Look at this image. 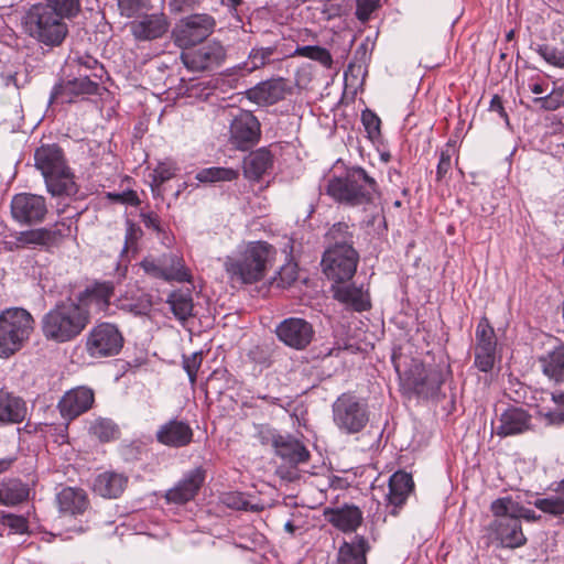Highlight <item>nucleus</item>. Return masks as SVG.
Instances as JSON below:
<instances>
[{
    "label": "nucleus",
    "instance_id": "nucleus-1",
    "mask_svg": "<svg viewBox=\"0 0 564 564\" xmlns=\"http://www.w3.org/2000/svg\"><path fill=\"white\" fill-rule=\"evenodd\" d=\"M275 253L265 241H250L224 259V269L231 281L253 284L265 276Z\"/></svg>",
    "mask_w": 564,
    "mask_h": 564
},
{
    "label": "nucleus",
    "instance_id": "nucleus-2",
    "mask_svg": "<svg viewBox=\"0 0 564 564\" xmlns=\"http://www.w3.org/2000/svg\"><path fill=\"white\" fill-rule=\"evenodd\" d=\"M326 194L339 204L356 207L372 204L379 196V186L366 170L352 166L327 181Z\"/></svg>",
    "mask_w": 564,
    "mask_h": 564
},
{
    "label": "nucleus",
    "instance_id": "nucleus-3",
    "mask_svg": "<svg viewBox=\"0 0 564 564\" xmlns=\"http://www.w3.org/2000/svg\"><path fill=\"white\" fill-rule=\"evenodd\" d=\"M89 324V311L75 301H65L51 308L41 321L43 336L58 344L75 339Z\"/></svg>",
    "mask_w": 564,
    "mask_h": 564
},
{
    "label": "nucleus",
    "instance_id": "nucleus-4",
    "mask_svg": "<svg viewBox=\"0 0 564 564\" xmlns=\"http://www.w3.org/2000/svg\"><path fill=\"white\" fill-rule=\"evenodd\" d=\"M35 167L41 171L47 191L53 196L74 195L77 186L74 174L66 164L63 150L56 144L37 148L34 153Z\"/></svg>",
    "mask_w": 564,
    "mask_h": 564
},
{
    "label": "nucleus",
    "instance_id": "nucleus-5",
    "mask_svg": "<svg viewBox=\"0 0 564 564\" xmlns=\"http://www.w3.org/2000/svg\"><path fill=\"white\" fill-rule=\"evenodd\" d=\"M21 24L29 37L50 48L61 46L69 32L67 23L42 3L30 7L22 17Z\"/></svg>",
    "mask_w": 564,
    "mask_h": 564
},
{
    "label": "nucleus",
    "instance_id": "nucleus-6",
    "mask_svg": "<svg viewBox=\"0 0 564 564\" xmlns=\"http://www.w3.org/2000/svg\"><path fill=\"white\" fill-rule=\"evenodd\" d=\"M34 330V318L22 307H10L0 313V358H9L29 341Z\"/></svg>",
    "mask_w": 564,
    "mask_h": 564
},
{
    "label": "nucleus",
    "instance_id": "nucleus-7",
    "mask_svg": "<svg viewBox=\"0 0 564 564\" xmlns=\"http://www.w3.org/2000/svg\"><path fill=\"white\" fill-rule=\"evenodd\" d=\"M333 423L344 435L362 432L369 423L370 413L366 400L352 392H344L332 404Z\"/></svg>",
    "mask_w": 564,
    "mask_h": 564
},
{
    "label": "nucleus",
    "instance_id": "nucleus-8",
    "mask_svg": "<svg viewBox=\"0 0 564 564\" xmlns=\"http://www.w3.org/2000/svg\"><path fill=\"white\" fill-rule=\"evenodd\" d=\"M500 498L494 500L490 505V511L494 520L487 525L488 544L501 549H518L527 543V538L522 530V524L509 511L506 512Z\"/></svg>",
    "mask_w": 564,
    "mask_h": 564
},
{
    "label": "nucleus",
    "instance_id": "nucleus-9",
    "mask_svg": "<svg viewBox=\"0 0 564 564\" xmlns=\"http://www.w3.org/2000/svg\"><path fill=\"white\" fill-rule=\"evenodd\" d=\"M123 343V335L119 328L115 324L102 322L89 330L85 348L93 358H107L118 355Z\"/></svg>",
    "mask_w": 564,
    "mask_h": 564
},
{
    "label": "nucleus",
    "instance_id": "nucleus-10",
    "mask_svg": "<svg viewBox=\"0 0 564 564\" xmlns=\"http://www.w3.org/2000/svg\"><path fill=\"white\" fill-rule=\"evenodd\" d=\"M216 25L215 19L206 13L184 17L172 31L173 42L177 47L187 48L207 39Z\"/></svg>",
    "mask_w": 564,
    "mask_h": 564
},
{
    "label": "nucleus",
    "instance_id": "nucleus-11",
    "mask_svg": "<svg viewBox=\"0 0 564 564\" xmlns=\"http://www.w3.org/2000/svg\"><path fill=\"white\" fill-rule=\"evenodd\" d=\"M359 254L355 248L326 249L322 258L325 275L335 284L349 281L356 273Z\"/></svg>",
    "mask_w": 564,
    "mask_h": 564
},
{
    "label": "nucleus",
    "instance_id": "nucleus-12",
    "mask_svg": "<svg viewBox=\"0 0 564 564\" xmlns=\"http://www.w3.org/2000/svg\"><path fill=\"white\" fill-rule=\"evenodd\" d=\"M261 138V124L251 111H240L230 123V143L239 151L253 148Z\"/></svg>",
    "mask_w": 564,
    "mask_h": 564
},
{
    "label": "nucleus",
    "instance_id": "nucleus-13",
    "mask_svg": "<svg viewBox=\"0 0 564 564\" xmlns=\"http://www.w3.org/2000/svg\"><path fill=\"white\" fill-rule=\"evenodd\" d=\"M46 214V200L41 195L20 193L11 200V215L21 225L31 226L42 223Z\"/></svg>",
    "mask_w": 564,
    "mask_h": 564
},
{
    "label": "nucleus",
    "instance_id": "nucleus-14",
    "mask_svg": "<svg viewBox=\"0 0 564 564\" xmlns=\"http://www.w3.org/2000/svg\"><path fill=\"white\" fill-rule=\"evenodd\" d=\"M99 84L91 79L88 74L79 73L78 77L67 80H59L54 85L50 102L70 104L77 98L90 95H97Z\"/></svg>",
    "mask_w": 564,
    "mask_h": 564
},
{
    "label": "nucleus",
    "instance_id": "nucleus-15",
    "mask_svg": "<svg viewBox=\"0 0 564 564\" xmlns=\"http://www.w3.org/2000/svg\"><path fill=\"white\" fill-rule=\"evenodd\" d=\"M275 334L285 346L302 350L311 344L315 332L313 325L306 319L289 317L276 326Z\"/></svg>",
    "mask_w": 564,
    "mask_h": 564
},
{
    "label": "nucleus",
    "instance_id": "nucleus-16",
    "mask_svg": "<svg viewBox=\"0 0 564 564\" xmlns=\"http://www.w3.org/2000/svg\"><path fill=\"white\" fill-rule=\"evenodd\" d=\"M226 57V50L219 42H209L200 47L181 54L185 67L193 72H203L219 67Z\"/></svg>",
    "mask_w": 564,
    "mask_h": 564
},
{
    "label": "nucleus",
    "instance_id": "nucleus-17",
    "mask_svg": "<svg viewBox=\"0 0 564 564\" xmlns=\"http://www.w3.org/2000/svg\"><path fill=\"white\" fill-rule=\"evenodd\" d=\"M170 28V21L164 13H144L131 21L129 29L139 42H150L163 37Z\"/></svg>",
    "mask_w": 564,
    "mask_h": 564
},
{
    "label": "nucleus",
    "instance_id": "nucleus-18",
    "mask_svg": "<svg viewBox=\"0 0 564 564\" xmlns=\"http://www.w3.org/2000/svg\"><path fill=\"white\" fill-rule=\"evenodd\" d=\"M193 437L194 431L189 423L176 417L161 424L155 432L158 443L171 448L186 447L193 442Z\"/></svg>",
    "mask_w": 564,
    "mask_h": 564
},
{
    "label": "nucleus",
    "instance_id": "nucleus-19",
    "mask_svg": "<svg viewBox=\"0 0 564 564\" xmlns=\"http://www.w3.org/2000/svg\"><path fill=\"white\" fill-rule=\"evenodd\" d=\"M206 470L199 466L187 471L184 477L170 490L165 498L169 502L183 505L194 499L204 484Z\"/></svg>",
    "mask_w": 564,
    "mask_h": 564
},
{
    "label": "nucleus",
    "instance_id": "nucleus-20",
    "mask_svg": "<svg viewBox=\"0 0 564 564\" xmlns=\"http://www.w3.org/2000/svg\"><path fill=\"white\" fill-rule=\"evenodd\" d=\"M94 400L91 389L78 387L67 391L59 400L57 406L62 417L72 421L87 412L91 408Z\"/></svg>",
    "mask_w": 564,
    "mask_h": 564
},
{
    "label": "nucleus",
    "instance_id": "nucleus-21",
    "mask_svg": "<svg viewBox=\"0 0 564 564\" xmlns=\"http://www.w3.org/2000/svg\"><path fill=\"white\" fill-rule=\"evenodd\" d=\"M291 93L288 80L279 77L259 83L247 91L248 98L258 105H274Z\"/></svg>",
    "mask_w": 564,
    "mask_h": 564
},
{
    "label": "nucleus",
    "instance_id": "nucleus-22",
    "mask_svg": "<svg viewBox=\"0 0 564 564\" xmlns=\"http://www.w3.org/2000/svg\"><path fill=\"white\" fill-rule=\"evenodd\" d=\"M531 415L522 408L509 406L499 417L495 432L500 437L525 433L531 429Z\"/></svg>",
    "mask_w": 564,
    "mask_h": 564
},
{
    "label": "nucleus",
    "instance_id": "nucleus-23",
    "mask_svg": "<svg viewBox=\"0 0 564 564\" xmlns=\"http://www.w3.org/2000/svg\"><path fill=\"white\" fill-rule=\"evenodd\" d=\"M112 295L113 284L111 282H98L79 293L75 304L88 310L90 316L93 312L106 311L109 307Z\"/></svg>",
    "mask_w": 564,
    "mask_h": 564
},
{
    "label": "nucleus",
    "instance_id": "nucleus-24",
    "mask_svg": "<svg viewBox=\"0 0 564 564\" xmlns=\"http://www.w3.org/2000/svg\"><path fill=\"white\" fill-rule=\"evenodd\" d=\"M128 482L129 478L126 474L106 470L95 477L93 490L102 498L117 499L124 492Z\"/></svg>",
    "mask_w": 564,
    "mask_h": 564
},
{
    "label": "nucleus",
    "instance_id": "nucleus-25",
    "mask_svg": "<svg viewBox=\"0 0 564 564\" xmlns=\"http://www.w3.org/2000/svg\"><path fill=\"white\" fill-rule=\"evenodd\" d=\"M278 457L290 466L307 463L310 452L305 445L292 434H282L273 448Z\"/></svg>",
    "mask_w": 564,
    "mask_h": 564
},
{
    "label": "nucleus",
    "instance_id": "nucleus-26",
    "mask_svg": "<svg viewBox=\"0 0 564 564\" xmlns=\"http://www.w3.org/2000/svg\"><path fill=\"white\" fill-rule=\"evenodd\" d=\"M413 488L414 481L411 474L399 470L390 477L387 500L388 505L393 507L391 514H398V509L405 503Z\"/></svg>",
    "mask_w": 564,
    "mask_h": 564
},
{
    "label": "nucleus",
    "instance_id": "nucleus-27",
    "mask_svg": "<svg viewBox=\"0 0 564 564\" xmlns=\"http://www.w3.org/2000/svg\"><path fill=\"white\" fill-rule=\"evenodd\" d=\"M273 166V154L263 147L251 151L242 161L243 176L249 181L259 182Z\"/></svg>",
    "mask_w": 564,
    "mask_h": 564
},
{
    "label": "nucleus",
    "instance_id": "nucleus-28",
    "mask_svg": "<svg viewBox=\"0 0 564 564\" xmlns=\"http://www.w3.org/2000/svg\"><path fill=\"white\" fill-rule=\"evenodd\" d=\"M28 413L25 401L12 392L0 390V425L19 424Z\"/></svg>",
    "mask_w": 564,
    "mask_h": 564
},
{
    "label": "nucleus",
    "instance_id": "nucleus-29",
    "mask_svg": "<svg viewBox=\"0 0 564 564\" xmlns=\"http://www.w3.org/2000/svg\"><path fill=\"white\" fill-rule=\"evenodd\" d=\"M327 521L336 529L347 533L355 532L362 522V512L356 506L345 505L325 511Z\"/></svg>",
    "mask_w": 564,
    "mask_h": 564
},
{
    "label": "nucleus",
    "instance_id": "nucleus-30",
    "mask_svg": "<svg viewBox=\"0 0 564 564\" xmlns=\"http://www.w3.org/2000/svg\"><path fill=\"white\" fill-rule=\"evenodd\" d=\"M445 375L444 369L438 366L424 370V375L413 381L414 392L426 399L437 397L445 382Z\"/></svg>",
    "mask_w": 564,
    "mask_h": 564
},
{
    "label": "nucleus",
    "instance_id": "nucleus-31",
    "mask_svg": "<svg viewBox=\"0 0 564 564\" xmlns=\"http://www.w3.org/2000/svg\"><path fill=\"white\" fill-rule=\"evenodd\" d=\"M332 290L334 292V299L356 312H362L370 307L369 297L367 293L362 291V288L340 283L333 285Z\"/></svg>",
    "mask_w": 564,
    "mask_h": 564
},
{
    "label": "nucleus",
    "instance_id": "nucleus-32",
    "mask_svg": "<svg viewBox=\"0 0 564 564\" xmlns=\"http://www.w3.org/2000/svg\"><path fill=\"white\" fill-rule=\"evenodd\" d=\"M162 280L165 282H191L192 274L186 268L182 256L175 252H167L160 256Z\"/></svg>",
    "mask_w": 564,
    "mask_h": 564
},
{
    "label": "nucleus",
    "instance_id": "nucleus-33",
    "mask_svg": "<svg viewBox=\"0 0 564 564\" xmlns=\"http://www.w3.org/2000/svg\"><path fill=\"white\" fill-rule=\"evenodd\" d=\"M370 550L367 539L355 535L351 542H344L338 550V564H367L366 554Z\"/></svg>",
    "mask_w": 564,
    "mask_h": 564
},
{
    "label": "nucleus",
    "instance_id": "nucleus-34",
    "mask_svg": "<svg viewBox=\"0 0 564 564\" xmlns=\"http://www.w3.org/2000/svg\"><path fill=\"white\" fill-rule=\"evenodd\" d=\"M542 372L554 382H564V345H558L538 358Z\"/></svg>",
    "mask_w": 564,
    "mask_h": 564
},
{
    "label": "nucleus",
    "instance_id": "nucleus-35",
    "mask_svg": "<svg viewBox=\"0 0 564 564\" xmlns=\"http://www.w3.org/2000/svg\"><path fill=\"white\" fill-rule=\"evenodd\" d=\"M59 510L69 514H82L88 507L87 495L83 489L67 487L57 495Z\"/></svg>",
    "mask_w": 564,
    "mask_h": 564
},
{
    "label": "nucleus",
    "instance_id": "nucleus-36",
    "mask_svg": "<svg viewBox=\"0 0 564 564\" xmlns=\"http://www.w3.org/2000/svg\"><path fill=\"white\" fill-rule=\"evenodd\" d=\"M355 226L345 221L334 224L325 234L326 249L354 248Z\"/></svg>",
    "mask_w": 564,
    "mask_h": 564
},
{
    "label": "nucleus",
    "instance_id": "nucleus-37",
    "mask_svg": "<svg viewBox=\"0 0 564 564\" xmlns=\"http://www.w3.org/2000/svg\"><path fill=\"white\" fill-rule=\"evenodd\" d=\"M29 486L19 479L0 482V505L17 506L29 498Z\"/></svg>",
    "mask_w": 564,
    "mask_h": 564
},
{
    "label": "nucleus",
    "instance_id": "nucleus-38",
    "mask_svg": "<svg viewBox=\"0 0 564 564\" xmlns=\"http://www.w3.org/2000/svg\"><path fill=\"white\" fill-rule=\"evenodd\" d=\"M166 303L173 315L180 321L185 322L193 315L194 303L189 290H175L167 296Z\"/></svg>",
    "mask_w": 564,
    "mask_h": 564
},
{
    "label": "nucleus",
    "instance_id": "nucleus-39",
    "mask_svg": "<svg viewBox=\"0 0 564 564\" xmlns=\"http://www.w3.org/2000/svg\"><path fill=\"white\" fill-rule=\"evenodd\" d=\"M239 172L231 167L213 166L200 170L196 180L200 183L231 182L237 180Z\"/></svg>",
    "mask_w": 564,
    "mask_h": 564
},
{
    "label": "nucleus",
    "instance_id": "nucleus-40",
    "mask_svg": "<svg viewBox=\"0 0 564 564\" xmlns=\"http://www.w3.org/2000/svg\"><path fill=\"white\" fill-rule=\"evenodd\" d=\"M41 3L48 11L57 13L62 21L74 18L80 10L79 0H45Z\"/></svg>",
    "mask_w": 564,
    "mask_h": 564
},
{
    "label": "nucleus",
    "instance_id": "nucleus-41",
    "mask_svg": "<svg viewBox=\"0 0 564 564\" xmlns=\"http://www.w3.org/2000/svg\"><path fill=\"white\" fill-rule=\"evenodd\" d=\"M89 433L106 443L118 438L119 429L111 420L97 419L90 424Z\"/></svg>",
    "mask_w": 564,
    "mask_h": 564
},
{
    "label": "nucleus",
    "instance_id": "nucleus-42",
    "mask_svg": "<svg viewBox=\"0 0 564 564\" xmlns=\"http://www.w3.org/2000/svg\"><path fill=\"white\" fill-rule=\"evenodd\" d=\"M502 502L499 506L505 508L506 512H510L517 520L521 522L522 519L534 522L540 519V516L531 509L523 507L520 501L513 499L511 496L500 497Z\"/></svg>",
    "mask_w": 564,
    "mask_h": 564
},
{
    "label": "nucleus",
    "instance_id": "nucleus-43",
    "mask_svg": "<svg viewBox=\"0 0 564 564\" xmlns=\"http://www.w3.org/2000/svg\"><path fill=\"white\" fill-rule=\"evenodd\" d=\"M294 55L316 61L327 68H329L333 64V57L329 51L317 45L297 46Z\"/></svg>",
    "mask_w": 564,
    "mask_h": 564
},
{
    "label": "nucleus",
    "instance_id": "nucleus-44",
    "mask_svg": "<svg viewBox=\"0 0 564 564\" xmlns=\"http://www.w3.org/2000/svg\"><path fill=\"white\" fill-rule=\"evenodd\" d=\"M26 235L29 247H41L46 250L54 247L56 237L61 236L55 231L47 230V227L26 230Z\"/></svg>",
    "mask_w": 564,
    "mask_h": 564
},
{
    "label": "nucleus",
    "instance_id": "nucleus-45",
    "mask_svg": "<svg viewBox=\"0 0 564 564\" xmlns=\"http://www.w3.org/2000/svg\"><path fill=\"white\" fill-rule=\"evenodd\" d=\"M475 347L486 349L497 348L495 330L486 317H482L477 325Z\"/></svg>",
    "mask_w": 564,
    "mask_h": 564
},
{
    "label": "nucleus",
    "instance_id": "nucleus-46",
    "mask_svg": "<svg viewBox=\"0 0 564 564\" xmlns=\"http://www.w3.org/2000/svg\"><path fill=\"white\" fill-rule=\"evenodd\" d=\"M535 52L550 65L564 67V40L560 46L550 44L538 45Z\"/></svg>",
    "mask_w": 564,
    "mask_h": 564
},
{
    "label": "nucleus",
    "instance_id": "nucleus-47",
    "mask_svg": "<svg viewBox=\"0 0 564 564\" xmlns=\"http://www.w3.org/2000/svg\"><path fill=\"white\" fill-rule=\"evenodd\" d=\"M274 53V46L252 48L251 52L249 53L248 62L246 63L247 69L249 72H252L264 66L267 63L270 62Z\"/></svg>",
    "mask_w": 564,
    "mask_h": 564
},
{
    "label": "nucleus",
    "instance_id": "nucleus-48",
    "mask_svg": "<svg viewBox=\"0 0 564 564\" xmlns=\"http://www.w3.org/2000/svg\"><path fill=\"white\" fill-rule=\"evenodd\" d=\"M73 62L78 66V74L82 73L83 68L90 70L89 76L97 80H100L105 74L104 66L89 54L77 55Z\"/></svg>",
    "mask_w": 564,
    "mask_h": 564
},
{
    "label": "nucleus",
    "instance_id": "nucleus-49",
    "mask_svg": "<svg viewBox=\"0 0 564 564\" xmlns=\"http://www.w3.org/2000/svg\"><path fill=\"white\" fill-rule=\"evenodd\" d=\"M361 121L368 134V138L372 141L378 140L381 135L380 118L372 110L366 109L361 113Z\"/></svg>",
    "mask_w": 564,
    "mask_h": 564
},
{
    "label": "nucleus",
    "instance_id": "nucleus-50",
    "mask_svg": "<svg viewBox=\"0 0 564 564\" xmlns=\"http://www.w3.org/2000/svg\"><path fill=\"white\" fill-rule=\"evenodd\" d=\"M203 362V352L202 351H195L191 354L189 356L183 355V369L186 371L188 376V380L191 386H195L197 372L202 366Z\"/></svg>",
    "mask_w": 564,
    "mask_h": 564
},
{
    "label": "nucleus",
    "instance_id": "nucleus-51",
    "mask_svg": "<svg viewBox=\"0 0 564 564\" xmlns=\"http://www.w3.org/2000/svg\"><path fill=\"white\" fill-rule=\"evenodd\" d=\"M539 510L553 516L564 514V497H550L536 499L533 502Z\"/></svg>",
    "mask_w": 564,
    "mask_h": 564
},
{
    "label": "nucleus",
    "instance_id": "nucleus-52",
    "mask_svg": "<svg viewBox=\"0 0 564 564\" xmlns=\"http://www.w3.org/2000/svg\"><path fill=\"white\" fill-rule=\"evenodd\" d=\"M496 360V349H486L475 347V366L482 372H488L494 368Z\"/></svg>",
    "mask_w": 564,
    "mask_h": 564
},
{
    "label": "nucleus",
    "instance_id": "nucleus-53",
    "mask_svg": "<svg viewBox=\"0 0 564 564\" xmlns=\"http://www.w3.org/2000/svg\"><path fill=\"white\" fill-rule=\"evenodd\" d=\"M148 3L149 0H118V9L121 15L132 18L148 10Z\"/></svg>",
    "mask_w": 564,
    "mask_h": 564
},
{
    "label": "nucleus",
    "instance_id": "nucleus-54",
    "mask_svg": "<svg viewBox=\"0 0 564 564\" xmlns=\"http://www.w3.org/2000/svg\"><path fill=\"white\" fill-rule=\"evenodd\" d=\"M281 435V433L268 424H259L256 426V438L262 445H270L274 448Z\"/></svg>",
    "mask_w": 564,
    "mask_h": 564
},
{
    "label": "nucleus",
    "instance_id": "nucleus-55",
    "mask_svg": "<svg viewBox=\"0 0 564 564\" xmlns=\"http://www.w3.org/2000/svg\"><path fill=\"white\" fill-rule=\"evenodd\" d=\"M2 523L10 528L13 533L23 534L29 531L28 519L23 516L8 513L2 516Z\"/></svg>",
    "mask_w": 564,
    "mask_h": 564
},
{
    "label": "nucleus",
    "instance_id": "nucleus-56",
    "mask_svg": "<svg viewBox=\"0 0 564 564\" xmlns=\"http://www.w3.org/2000/svg\"><path fill=\"white\" fill-rule=\"evenodd\" d=\"M563 102L562 94L550 93L543 97L533 98V104L544 110H556Z\"/></svg>",
    "mask_w": 564,
    "mask_h": 564
},
{
    "label": "nucleus",
    "instance_id": "nucleus-57",
    "mask_svg": "<svg viewBox=\"0 0 564 564\" xmlns=\"http://www.w3.org/2000/svg\"><path fill=\"white\" fill-rule=\"evenodd\" d=\"M140 267L149 276L162 280L163 272L160 257H147L141 261Z\"/></svg>",
    "mask_w": 564,
    "mask_h": 564
},
{
    "label": "nucleus",
    "instance_id": "nucleus-58",
    "mask_svg": "<svg viewBox=\"0 0 564 564\" xmlns=\"http://www.w3.org/2000/svg\"><path fill=\"white\" fill-rule=\"evenodd\" d=\"M357 10L356 15L360 21H367L371 13L380 6V0H356Z\"/></svg>",
    "mask_w": 564,
    "mask_h": 564
},
{
    "label": "nucleus",
    "instance_id": "nucleus-59",
    "mask_svg": "<svg viewBox=\"0 0 564 564\" xmlns=\"http://www.w3.org/2000/svg\"><path fill=\"white\" fill-rule=\"evenodd\" d=\"M140 237H141V229L135 228L133 225L130 224L126 230L124 246L122 248V253L129 252L130 250L134 251L137 249V242Z\"/></svg>",
    "mask_w": 564,
    "mask_h": 564
},
{
    "label": "nucleus",
    "instance_id": "nucleus-60",
    "mask_svg": "<svg viewBox=\"0 0 564 564\" xmlns=\"http://www.w3.org/2000/svg\"><path fill=\"white\" fill-rule=\"evenodd\" d=\"M47 230L55 231L57 236L54 246H57L64 238L70 236L72 234V220L69 218L64 219L62 221H57L53 227H47Z\"/></svg>",
    "mask_w": 564,
    "mask_h": 564
},
{
    "label": "nucleus",
    "instance_id": "nucleus-61",
    "mask_svg": "<svg viewBox=\"0 0 564 564\" xmlns=\"http://www.w3.org/2000/svg\"><path fill=\"white\" fill-rule=\"evenodd\" d=\"M140 218L145 228L151 229L158 234L163 232L161 220L158 214L153 212H141Z\"/></svg>",
    "mask_w": 564,
    "mask_h": 564
},
{
    "label": "nucleus",
    "instance_id": "nucleus-62",
    "mask_svg": "<svg viewBox=\"0 0 564 564\" xmlns=\"http://www.w3.org/2000/svg\"><path fill=\"white\" fill-rule=\"evenodd\" d=\"M175 174V170L165 164L161 163L156 166V169L153 171V181L156 184H162L169 180H171Z\"/></svg>",
    "mask_w": 564,
    "mask_h": 564
},
{
    "label": "nucleus",
    "instance_id": "nucleus-63",
    "mask_svg": "<svg viewBox=\"0 0 564 564\" xmlns=\"http://www.w3.org/2000/svg\"><path fill=\"white\" fill-rule=\"evenodd\" d=\"M296 280L295 265L289 264L279 271V285L285 288L291 285Z\"/></svg>",
    "mask_w": 564,
    "mask_h": 564
},
{
    "label": "nucleus",
    "instance_id": "nucleus-64",
    "mask_svg": "<svg viewBox=\"0 0 564 564\" xmlns=\"http://www.w3.org/2000/svg\"><path fill=\"white\" fill-rule=\"evenodd\" d=\"M223 501L229 508L237 510H246L248 506V502L243 499V497L237 492L227 494L224 496Z\"/></svg>",
    "mask_w": 564,
    "mask_h": 564
}]
</instances>
